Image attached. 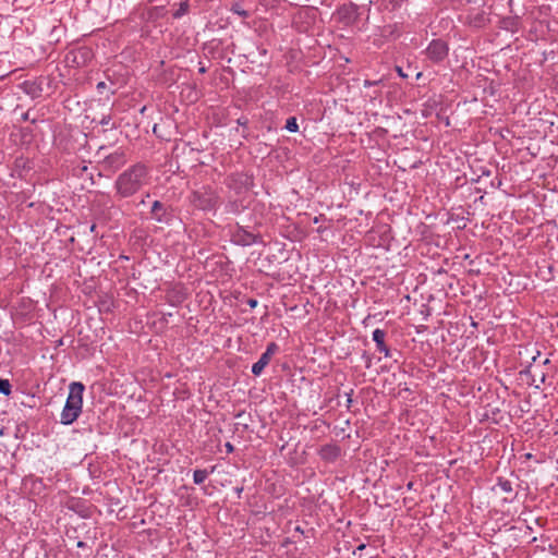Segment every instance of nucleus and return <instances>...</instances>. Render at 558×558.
I'll list each match as a JSON object with an SVG mask.
<instances>
[{"label":"nucleus","instance_id":"obj_1","mask_svg":"<svg viewBox=\"0 0 558 558\" xmlns=\"http://www.w3.org/2000/svg\"><path fill=\"white\" fill-rule=\"evenodd\" d=\"M150 182L149 167L143 162H136L124 171H122L116 179L113 189L116 196L119 198H129L137 194L143 187Z\"/></svg>","mask_w":558,"mask_h":558},{"label":"nucleus","instance_id":"obj_2","mask_svg":"<svg viewBox=\"0 0 558 558\" xmlns=\"http://www.w3.org/2000/svg\"><path fill=\"white\" fill-rule=\"evenodd\" d=\"M84 385L78 381L71 383L69 386V396L61 412L60 422L63 425H70L76 421L82 412Z\"/></svg>","mask_w":558,"mask_h":558},{"label":"nucleus","instance_id":"obj_3","mask_svg":"<svg viewBox=\"0 0 558 558\" xmlns=\"http://www.w3.org/2000/svg\"><path fill=\"white\" fill-rule=\"evenodd\" d=\"M190 201L195 208L210 211L217 208L219 196L211 186H203L192 192Z\"/></svg>","mask_w":558,"mask_h":558},{"label":"nucleus","instance_id":"obj_4","mask_svg":"<svg viewBox=\"0 0 558 558\" xmlns=\"http://www.w3.org/2000/svg\"><path fill=\"white\" fill-rule=\"evenodd\" d=\"M231 242L240 246H251L263 243V236L258 232L246 230L240 223H235L231 231Z\"/></svg>","mask_w":558,"mask_h":558},{"label":"nucleus","instance_id":"obj_5","mask_svg":"<svg viewBox=\"0 0 558 558\" xmlns=\"http://www.w3.org/2000/svg\"><path fill=\"white\" fill-rule=\"evenodd\" d=\"M424 52L429 61L440 63L448 57L449 47L442 39H433Z\"/></svg>","mask_w":558,"mask_h":558},{"label":"nucleus","instance_id":"obj_6","mask_svg":"<svg viewBox=\"0 0 558 558\" xmlns=\"http://www.w3.org/2000/svg\"><path fill=\"white\" fill-rule=\"evenodd\" d=\"M226 184L240 193L243 189L248 190L253 185V177L247 173H233L227 177Z\"/></svg>","mask_w":558,"mask_h":558},{"label":"nucleus","instance_id":"obj_7","mask_svg":"<svg viewBox=\"0 0 558 558\" xmlns=\"http://www.w3.org/2000/svg\"><path fill=\"white\" fill-rule=\"evenodd\" d=\"M125 162L126 158L124 151L118 149L104 158L101 167L105 171L116 172L121 169Z\"/></svg>","mask_w":558,"mask_h":558},{"label":"nucleus","instance_id":"obj_8","mask_svg":"<svg viewBox=\"0 0 558 558\" xmlns=\"http://www.w3.org/2000/svg\"><path fill=\"white\" fill-rule=\"evenodd\" d=\"M279 350V347L276 342L268 343L266 351L260 355L257 362H255L252 366V373L255 376H259L265 367L269 364L272 355Z\"/></svg>","mask_w":558,"mask_h":558},{"label":"nucleus","instance_id":"obj_9","mask_svg":"<svg viewBox=\"0 0 558 558\" xmlns=\"http://www.w3.org/2000/svg\"><path fill=\"white\" fill-rule=\"evenodd\" d=\"M339 22L344 25H352L359 17V7L352 2L341 5L337 10Z\"/></svg>","mask_w":558,"mask_h":558},{"label":"nucleus","instance_id":"obj_10","mask_svg":"<svg viewBox=\"0 0 558 558\" xmlns=\"http://www.w3.org/2000/svg\"><path fill=\"white\" fill-rule=\"evenodd\" d=\"M151 219L159 223L170 225L172 214L169 208L160 201H155L150 208Z\"/></svg>","mask_w":558,"mask_h":558},{"label":"nucleus","instance_id":"obj_11","mask_svg":"<svg viewBox=\"0 0 558 558\" xmlns=\"http://www.w3.org/2000/svg\"><path fill=\"white\" fill-rule=\"evenodd\" d=\"M539 356V351H536V354L532 356V361L526 365V367L520 372L521 375L531 377V385L536 383V378L538 377L539 383H544L546 378V374L544 372H538V366L535 364L537 357Z\"/></svg>","mask_w":558,"mask_h":558},{"label":"nucleus","instance_id":"obj_12","mask_svg":"<svg viewBox=\"0 0 558 558\" xmlns=\"http://www.w3.org/2000/svg\"><path fill=\"white\" fill-rule=\"evenodd\" d=\"M320 459L327 463L336 462L341 456V448L337 444H326L318 450Z\"/></svg>","mask_w":558,"mask_h":558},{"label":"nucleus","instance_id":"obj_13","mask_svg":"<svg viewBox=\"0 0 558 558\" xmlns=\"http://www.w3.org/2000/svg\"><path fill=\"white\" fill-rule=\"evenodd\" d=\"M386 335L387 333L385 330L377 328L373 331V341L376 344L377 351L383 353L385 355V357H391L392 352L385 342Z\"/></svg>","mask_w":558,"mask_h":558},{"label":"nucleus","instance_id":"obj_14","mask_svg":"<svg viewBox=\"0 0 558 558\" xmlns=\"http://www.w3.org/2000/svg\"><path fill=\"white\" fill-rule=\"evenodd\" d=\"M246 208L242 199L229 201L226 204L225 210L227 214L239 215Z\"/></svg>","mask_w":558,"mask_h":558},{"label":"nucleus","instance_id":"obj_15","mask_svg":"<svg viewBox=\"0 0 558 558\" xmlns=\"http://www.w3.org/2000/svg\"><path fill=\"white\" fill-rule=\"evenodd\" d=\"M167 10L165 5H156L147 11V20L148 21H156L158 19H161L166 15Z\"/></svg>","mask_w":558,"mask_h":558},{"label":"nucleus","instance_id":"obj_16","mask_svg":"<svg viewBox=\"0 0 558 558\" xmlns=\"http://www.w3.org/2000/svg\"><path fill=\"white\" fill-rule=\"evenodd\" d=\"M23 86L25 93L31 95L33 98L40 96L41 88L35 82L25 81Z\"/></svg>","mask_w":558,"mask_h":558},{"label":"nucleus","instance_id":"obj_17","mask_svg":"<svg viewBox=\"0 0 558 558\" xmlns=\"http://www.w3.org/2000/svg\"><path fill=\"white\" fill-rule=\"evenodd\" d=\"M215 471V466H211L210 471L207 470H195L193 473V481L195 484L201 485L205 482L210 473Z\"/></svg>","mask_w":558,"mask_h":558},{"label":"nucleus","instance_id":"obj_18","mask_svg":"<svg viewBox=\"0 0 558 558\" xmlns=\"http://www.w3.org/2000/svg\"><path fill=\"white\" fill-rule=\"evenodd\" d=\"M190 10L189 1H183L180 3L179 8L172 13V17L178 20L187 14Z\"/></svg>","mask_w":558,"mask_h":558},{"label":"nucleus","instance_id":"obj_19","mask_svg":"<svg viewBox=\"0 0 558 558\" xmlns=\"http://www.w3.org/2000/svg\"><path fill=\"white\" fill-rule=\"evenodd\" d=\"M230 11L242 19H247L250 16V12L244 10L240 3H233L230 8Z\"/></svg>","mask_w":558,"mask_h":558},{"label":"nucleus","instance_id":"obj_20","mask_svg":"<svg viewBox=\"0 0 558 558\" xmlns=\"http://www.w3.org/2000/svg\"><path fill=\"white\" fill-rule=\"evenodd\" d=\"M497 485L500 487V489L505 493H512L513 488H512V484L509 480H506V478H502V477H499L498 478V482H497Z\"/></svg>","mask_w":558,"mask_h":558},{"label":"nucleus","instance_id":"obj_21","mask_svg":"<svg viewBox=\"0 0 558 558\" xmlns=\"http://www.w3.org/2000/svg\"><path fill=\"white\" fill-rule=\"evenodd\" d=\"M284 128H286V130H288L291 133L298 132L299 124L296 122V118L295 117L288 118Z\"/></svg>","mask_w":558,"mask_h":558},{"label":"nucleus","instance_id":"obj_22","mask_svg":"<svg viewBox=\"0 0 558 558\" xmlns=\"http://www.w3.org/2000/svg\"><path fill=\"white\" fill-rule=\"evenodd\" d=\"M0 393L9 396L11 393V385L8 379L0 378Z\"/></svg>","mask_w":558,"mask_h":558},{"label":"nucleus","instance_id":"obj_23","mask_svg":"<svg viewBox=\"0 0 558 558\" xmlns=\"http://www.w3.org/2000/svg\"><path fill=\"white\" fill-rule=\"evenodd\" d=\"M472 23L475 25V26H481L482 23H484V14H477L473 20H472Z\"/></svg>","mask_w":558,"mask_h":558},{"label":"nucleus","instance_id":"obj_24","mask_svg":"<svg viewBox=\"0 0 558 558\" xmlns=\"http://www.w3.org/2000/svg\"><path fill=\"white\" fill-rule=\"evenodd\" d=\"M111 122V116H102V118L99 120V124L101 125H108Z\"/></svg>","mask_w":558,"mask_h":558},{"label":"nucleus","instance_id":"obj_25","mask_svg":"<svg viewBox=\"0 0 558 558\" xmlns=\"http://www.w3.org/2000/svg\"><path fill=\"white\" fill-rule=\"evenodd\" d=\"M379 83H380V81H369V80H365V81H364V87L375 86V85H378Z\"/></svg>","mask_w":558,"mask_h":558},{"label":"nucleus","instance_id":"obj_26","mask_svg":"<svg viewBox=\"0 0 558 558\" xmlns=\"http://www.w3.org/2000/svg\"><path fill=\"white\" fill-rule=\"evenodd\" d=\"M363 359H365V367L366 368H369L371 365H372V359L369 355H367L366 353L363 354Z\"/></svg>","mask_w":558,"mask_h":558},{"label":"nucleus","instance_id":"obj_27","mask_svg":"<svg viewBox=\"0 0 558 558\" xmlns=\"http://www.w3.org/2000/svg\"><path fill=\"white\" fill-rule=\"evenodd\" d=\"M258 302L257 300L255 299H248L247 300V305L251 307V308H255L257 306Z\"/></svg>","mask_w":558,"mask_h":558},{"label":"nucleus","instance_id":"obj_28","mask_svg":"<svg viewBox=\"0 0 558 558\" xmlns=\"http://www.w3.org/2000/svg\"><path fill=\"white\" fill-rule=\"evenodd\" d=\"M396 71H397V73H398V75H399V76H401V77H403V78L408 77V74H405V73L403 72V70H402V68H401V66H396Z\"/></svg>","mask_w":558,"mask_h":558},{"label":"nucleus","instance_id":"obj_29","mask_svg":"<svg viewBox=\"0 0 558 558\" xmlns=\"http://www.w3.org/2000/svg\"><path fill=\"white\" fill-rule=\"evenodd\" d=\"M225 447L228 453H232L234 451V446L231 442H226Z\"/></svg>","mask_w":558,"mask_h":558},{"label":"nucleus","instance_id":"obj_30","mask_svg":"<svg viewBox=\"0 0 558 558\" xmlns=\"http://www.w3.org/2000/svg\"><path fill=\"white\" fill-rule=\"evenodd\" d=\"M238 124L245 126L247 124V119L246 118L238 119Z\"/></svg>","mask_w":558,"mask_h":558},{"label":"nucleus","instance_id":"obj_31","mask_svg":"<svg viewBox=\"0 0 558 558\" xmlns=\"http://www.w3.org/2000/svg\"><path fill=\"white\" fill-rule=\"evenodd\" d=\"M105 87H106V83H105V82H99V83L97 84V89H98V90H101V89H102V88H105Z\"/></svg>","mask_w":558,"mask_h":558},{"label":"nucleus","instance_id":"obj_32","mask_svg":"<svg viewBox=\"0 0 558 558\" xmlns=\"http://www.w3.org/2000/svg\"><path fill=\"white\" fill-rule=\"evenodd\" d=\"M77 547H78V548H86V547H87V545H86V543H85V542L80 541V542H77Z\"/></svg>","mask_w":558,"mask_h":558},{"label":"nucleus","instance_id":"obj_33","mask_svg":"<svg viewBox=\"0 0 558 558\" xmlns=\"http://www.w3.org/2000/svg\"><path fill=\"white\" fill-rule=\"evenodd\" d=\"M22 120H24V121H28L29 120V112L28 111L23 113Z\"/></svg>","mask_w":558,"mask_h":558},{"label":"nucleus","instance_id":"obj_34","mask_svg":"<svg viewBox=\"0 0 558 558\" xmlns=\"http://www.w3.org/2000/svg\"><path fill=\"white\" fill-rule=\"evenodd\" d=\"M413 487H414V483H413V482H409V483L407 484V488H408L409 490L413 489Z\"/></svg>","mask_w":558,"mask_h":558},{"label":"nucleus","instance_id":"obj_35","mask_svg":"<svg viewBox=\"0 0 558 558\" xmlns=\"http://www.w3.org/2000/svg\"><path fill=\"white\" fill-rule=\"evenodd\" d=\"M352 393H353V390H351V392L348 395V405L352 402V398H351Z\"/></svg>","mask_w":558,"mask_h":558},{"label":"nucleus","instance_id":"obj_36","mask_svg":"<svg viewBox=\"0 0 558 558\" xmlns=\"http://www.w3.org/2000/svg\"><path fill=\"white\" fill-rule=\"evenodd\" d=\"M238 496L240 497L241 493L243 492V487L235 488Z\"/></svg>","mask_w":558,"mask_h":558},{"label":"nucleus","instance_id":"obj_37","mask_svg":"<svg viewBox=\"0 0 558 558\" xmlns=\"http://www.w3.org/2000/svg\"><path fill=\"white\" fill-rule=\"evenodd\" d=\"M548 364H550V360H549V359H545V360L543 361V365H548Z\"/></svg>","mask_w":558,"mask_h":558},{"label":"nucleus","instance_id":"obj_38","mask_svg":"<svg viewBox=\"0 0 558 558\" xmlns=\"http://www.w3.org/2000/svg\"><path fill=\"white\" fill-rule=\"evenodd\" d=\"M198 71H199V73H205L206 72V68L205 66H201Z\"/></svg>","mask_w":558,"mask_h":558},{"label":"nucleus","instance_id":"obj_39","mask_svg":"<svg viewBox=\"0 0 558 558\" xmlns=\"http://www.w3.org/2000/svg\"><path fill=\"white\" fill-rule=\"evenodd\" d=\"M364 548H365V544H361V545H359V547H357V549H359V550H363Z\"/></svg>","mask_w":558,"mask_h":558},{"label":"nucleus","instance_id":"obj_40","mask_svg":"<svg viewBox=\"0 0 558 558\" xmlns=\"http://www.w3.org/2000/svg\"><path fill=\"white\" fill-rule=\"evenodd\" d=\"M95 229H96V225H92V226H90V231H92V232H94V231H95Z\"/></svg>","mask_w":558,"mask_h":558},{"label":"nucleus","instance_id":"obj_41","mask_svg":"<svg viewBox=\"0 0 558 558\" xmlns=\"http://www.w3.org/2000/svg\"><path fill=\"white\" fill-rule=\"evenodd\" d=\"M483 174H485V175H489V174H490V171H483Z\"/></svg>","mask_w":558,"mask_h":558},{"label":"nucleus","instance_id":"obj_42","mask_svg":"<svg viewBox=\"0 0 558 558\" xmlns=\"http://www.w3.org/2000/svg\"><path fill=\"white\" fill-rule=\"evenodd\" d=\"M421 76H422V73H421V72H418V73L416 74V77H417V78H420Z\"/></svg>","mask_w":558,"mask_h":558}]
</instances>
